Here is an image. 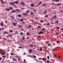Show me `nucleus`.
<instances>
[{
  "label": "nucleus",
  "mask_w": 63,
  "mask_h": 63,
  "mask_svg": "<svg viewBox=\"0 0 63 63\" xmlns=\"http://www.w3.org/2000/svg\"><path fill=\"white\" fill-rule=\"evenodd\" d=\"M2 57L3 58H6V56H2Z\"/></svg>",
  "instance_id": "obj_33"
},
{
  "label": "nucleus",
  "mask_w": 63,
  "mask_h": 63,
  "mask_svg": "<svg viewBox=\"0 0 63 63\" xmlns=\"http://www.w3.org/2000/svg\"><path fill=\"white\" fill-rule=\"evenodd\" d=\"M22 40H24V39H25V38L24 37H22Z\"/></svg>",
  "instance_id": "obj_49"
},
{
  "label": "nucleus",
  "mask_w": 63,
  "mask_h": 63,
  "mask_svg": "<svg viewBox=\"0 0 63 63\" xmlns=\"http://www.w3.org/2000/svg\"><path fill=\"white\" fill-rule=\"evenodd\" d=\"M60 43V41H57V43Z\"/></svg>",
  "instance_id": "obj_38"
},
{
  "label": "nucleus",
  "mask_w": 63,
  "mask_h": 63,
  "mask_svg": "<svg viewBox=\"0 0 63 63\" xmlns=\"http://www.w3.org/2000/svg\"><path fill=\"white\" fill-rule=\"evenodd\" d=\"M63 30V28H62L61 29V30Z\"/></svg>",
  "instance_id": "obj_64"
},
{
  "label": "nucleus",
  "mask_w": 63,
  "mask_h": 63,
  "mask_svg": "<svg viewBox=\"0 0 63 63\" xmlns=\"http://www.w3.org/2000/svg\"><path fill=\"white\" fill-rule=\"evenodd\" d=\"M45 16L46 17H48V15H45Z\"/></svg>",
  "instance_id": "obj_35"
},
{
  "label": "nucleus",
  "mask_w": 63,
  "mask_h": 63,
  "mask_svg": "<svg viewBox=\"0 0 63 63\" xmlns=\"http://www.w3.org/2000/svg\"><path fill=\"white\" fill-rule=\"evenodd\" d=\"M3 40H4L5 41H7V39H6V38H3Z\"/></svg>",
  "instance_id": "obj_18"
},
{
  "label": "nucleus",
  "mask_w": 63,
  "mask_h": 63,
  "mask_svg": "<svg viewBox=\"0 0 63 63\" xmlns=\"http://www.w3.org/2000/svg\"><path fill=\"white\" fill-rule=\"evenodd\" d=\"M42 4V2L41 1L38 4H39V5H41V4Z\"/></svg>",
  "instance_id": "obj_31"
},
{
  "label": "nucleus",
  "mask_w": 63,
  "mask_h": 63,
  "mask_svg": "<svg viewBox=\"0 0 63 63\" xmlns=\"http://www.w3.org/2000/svg\"><path fill=\"white\" fill-rule=\"evenodd\" d=\"M12 60L14 61H16V59H15V58H13L12 59Z\"/></svg>",
  "instance_id": "obj_7"
},
{
  "label": "nucleus",
  "mask_w": 63,
  "mask_h": 63,
  "mask_svg": "<svg viewBox=\"0 0 63 63\" xmlns=\"http://www.w3.org/2000/svg\"><path fill=\"white\" fill-rule=\"evenodd\" d=\"M1 50V51H3V50L0 49V51Z\"/></svg>",
  "instance_id": "obj_52"
},
{
  "label": "nucleus",
  "mask_w": 63,
  "mask_h": 63,
  "mask_svg": "<svg viewBox=\"0 0 63 63\" xmlns=\"http://www.w3.org/2000/svg\"><path fill=\"white\" fill-rule=\"evenodd\" d=\"M29 46L30 47H33V46H34V45H31V44H30L29 45Z\"/></svg>",
  "instance_id": "obj_11"
},
{
  "label": "nucleus",
  "mask_w": 63,
  "mask_h": 63,
  "mask_svg": "<svg viewBox=\"0 0 63 63\" xmlns=\"http://www.w3.org/2000/svg\"><path fill=\"white\" fill-rule=\"evenodd\" d=\"M9 36H10V37H12V34H10L9 35Z\"/></svg>",
  "instance_id": "obj_29"
},
{
  "label": "nucleus",
  "mask_w": 63,
  "mask_h": 63,
  "mask_svg": "<svg viewBox=\"0 0 63 63\" xmlns=\"http://www.w3.org/2000/svg\"><path fill=\"white\" fill-rule=\"evenodd\" d=\"M22 23H23V24H25V22H22Z\"/></svg>",
  "instance_id": "obj_57"
},
{
  "label": "nucleus",
  "mask_w": 63,
  "mask_h": 63,
  "mask_svg": "<svg viewBox=\"0 0 63 63\" xmlns=\"http://www.w3.org/2000/svg\"><path fill=\"white\" fill-rule=\"evenodd\" d=\"M43 31H45V28H44L43 29Z\"/></svg>",
  "instance_id": "obj_59"
},
{
  "label": "nucleus",
  "mask_w": 63,
  "mask_h": 63,
  "mask_svg": "<svg viewBox=\"0 0 63 63\" xmlns=\"http://www.w3.org/2000/svg\"><path fill=\"white\" fill-rule=\"evenodd\" d=\"M29 32H27V35H29Z\"/></svg>",
  "instance_id": "obj_54"
},
{
  "label": "nucleus",
  "mask_w": 63,
  "mask_h": 63,
  "mask_svg": "<svg viewBox=\"0 0 63 63\" xmlns=\"http://www.w3.org/2000/svg\"><path fill=\"white\" fill-rule=\"evenodd\" d=\"M52 18H55V16H53L52 17Z\"/></svg>",
  "instance_id": "obj_40"
},
{
  "label": "nucleus",
  "mask_w": 63,
  "mask_h": 63,
  "mask_svg": "<svg viewBox=\"0 0 63 63\" xmlns=\"http://www.w3.org/2000/svg\"><path fill=\"white\" fill-rule=\"evenodd\" d=\"M23 16H28V14H22Z\"/></svg>",
  "instance_id": "obj_5"
},
{
  "label": "nucleus",
  "mask_w": 63,
  "mask_h": 63,
  "mask_svg": "<svg viewBox=\"0 0 63 63\" xmlns=\"http://www.w3.org/2000/svg\"><path fill=\"white\" fill-rule=\"evenodd\" d=\"M19 3V1H16L14 2V4H17Z\"/></svg>",
  "instance_id": "obj_1"
},
{
  "label": "nucleus",
  "mask_w": 63,
  "mask_h": 63,
  "mask_svg": "<svg viewBox=\"0 0 63 63\" xmlns=\"http://www.w3.org/2000/svg\"><path fill=\"white\" fill-rule=\"evenodd\" d=\"M34 4H31V7H34Z\"/></svg>",
  "instance_id": "obj_16"
},
{
  "label": "nucleus",
  "mask_w": 63,
  "mask_h": 63,
  "mask_svg": "<svg viewBox=\"0 0 63 63\" xmlns=\"http://www.w3.org/2000/svg\"><path fill=\"white\" fill-rule=\"evenodd\" d=\"M10 32H13V30H10Z\"/></svg>",
  "instance_id": "obj_32"
},
{
  "label": "nucleus",
  "mask_w": 63,
  "mask_h": 63,
  "mask_svg": "<svg viewBox=\"0 0 63 63\" xmlns=\"http://www.w3.org/2000/svg\"><path fill=\"white\" fill-rule=\"evenodd\" d=\"M4 34H9V33L8 32H6V31H4Z\"/></svg>",
  "instance_id": "obj_2"
},
{
  "label": "nucleus",
  "mask_w": 63,
  "mask_h": 63,
  "mask_svg": "<svg viewBox=\"0 0 63 63\" xmlns=\"http://www.w3.org/2000/svg\"><path fill=\"white\" fill-rule=\"evenodd\" d=\"M26 38L27 39H29V38L28 37H27Z\"/></svg>",
  "instance_id": "obj_58"
},
{
  "label": "nucleus",
  "mask_w": 63,
  "mask_h": 63,
  "mask_svg": "<svg viewBox=\"0 0 63 63\" xmlns=\"http://www.w3.org/2000/svg\"><path fill=\"white\" fill-rule=\"evenodd\" d=\"M46 42L47 44H48V43H49V42H48V41H46Z\"/></svg>",
  "instance_id": "obj_44"
},
{
  "label": "nucleus",
  "mask_w": 63,
  "mask_h": 63,
  "mask_svg": "<svg viewBox=\"0 0 63 63\" xmlns=\"http://www.w3.org/2000/svg\"><path fill=\"white\" fill-rule=\"evenodd\" d=\"M16 58H18V57L17 56H16L15 57Z\"/></svg>",
  "instance_id": "obj_61"
},
{
  "label": "nucleus",
  "mask_w": 63,
  "mask_h": 63,
  "mask_svg": "<svg viewBox=\"0 0 63 63\" xmlns=\"http://www.w3.org/2000/svg\"><path fill=\"white\" fill-rule=\"evenodd\" d=\"M14 4H15V2H11L9 3V4H10V5H13Z\"/></svg>",
  "instance_id": "obj_8"
},
{
  "label": "nucleus",
  "mask_w": 63,
  "mask_h": 63,
  "mask_svg": "<svg viewBox=\"0 0 63 63\" xmlns=\"http://www.w3.org/2000/svg\"><path fill=\"white\" fill-rule=\"evenodd\" d=\"M59 0H56V2H59Z\"/></svg>",
  "instance_id": "obj_47"
},
{
  "label": "nucleus",
  "mask_w": 63,
  "mask_h": 63,
  "mask_svg": "<svg viewBox=\"0 0 63 63\" xmlns=\"http://www.w3.org/2000/svg\"><path fill=\"white\" fill-rule=\"evenodd\" d=\"M10 17L12 19H14V18H15V17H14L12 16H10Z\"/></svg>",
  "instance_id": "obj_12"
},
{
  "label": "nucleus",
  "mask_w": 63,
  "mask_h": 63,
  "mask_svg": "<svg viewBox=\"0 0 63 63\" xmlns=\"http://www.w3.org/2000/svg\"><path fill=\"white\" fill-rule=\"evenodd\" d=\"M57 29H60V28L59 27H57L56 28Z\"/></svg>",
  "instance_id": "obj_27"
},
{
  "label": "nucleus",
  "mask_w": 63,
  "mask_h": 63,
  "mask_svg": "<svg viewBox=\"0 0 63 63\" xmlns=\"http://www.w3.org/2000/svg\"><path fill=\"white\" fill-rule=\"evenodd\" d=\"M25 5V4H24V3H23L22 4V5Z\"/></svg>",
  "instance_id": "obj_60"
},
{
  "label": "nucleus",
  "mask_w": 63,
  "mask_h": 63,
  "mask_svg": "<svg viewBox=\"0 0 63 63\" xmlns=\"http://www.w3.org/2000/svg\"><path fill=\"white\" fill-rule=\"evenodd\" d=\"M47 59H49V56H47Z\"/></svg>",
  "instance_id": "obj_41"
},
{
  "label": "nucleus",
  "mask_w": 63,
  "mask_h": 63,
  "mask_svg": "<svg viewBox=\"0 0 63 63\" xmlns=\"http://www.w3.org/2000/svg\"><path fill=\"white\" fill-rule=\"evenodd\" d=\"M40 51H42V47H40Z\"/></svg>",
  "instance_id": "obj_19"
},
{
  "label": "nucleus",
  "mask_w": 63,
  "mask_h": 63,
  "mask_svg": "<svg viewBox=\"0 0 63 63\" xmlns=\"http://www.w3.org/2000/svg\"><path fill=\"white\" fill-rule=\"evenodd\" d=\"M16 16H17L18 17H20V16H22V15H20V14H19L18 15H17Z\"/></svg>",
  "instance_id": "obj_4"
},
{
  "label": "nucleus",
  "mask_w": 63,
  "mask_h": 63,
  "mask_svg": "<svg viewBox=\"0 0 63 63\" xmlns=\"http://www.w3.org/2000/svg\"><path fill=\"white\" fill-rule=\"evenodd\" d=\"M42 59L43 61H46V60H45L44 58H42Z\"/></svg>",
  "instance_id": "obj_20"
},
{
  "label": "nucleus",
  "mask_w": 63,
  "mask_h": 63,
  "mask_svg": "<svg viewBox=\"0 0 63 63\" xmlns=\"http://www.w3.org/2000/svg\"><path fill=\"white\" fill-rule=\"evenodd\" d=\"M13 25H14L15 26L16 25V24L15 23H13Z\"/></svg>",
  "instance_id": "obj_22"
},
{
  "label": "nucleus",
  "mask_w": 63,
  "mask_h": 63,
  "mask_svg": "<svg viewBox=\"0 0 63 63\" xmlns=\"http://www.w3.org/2000/svg\"><path fill=\"white\" fill-rule=\"evenodd\" d=\"M40 22L41 23H43V21L42 20H41Z\"/></svg>",
  "instance_id": "obj_46"
},
{
  "label": "nucleus",
  "mask_w": 63,
  "mask_h": 63,
  "mask_svg": "<svg viewBox=\"0 0 63 63\" xmlns=\"http://www.w3.org/2000/svg\"><path fill=\"white\" fill-rule=\"evenodd\" d=\"M6 10L7 11H10V9H9V8H6Z\"/></svg>",
  "instance_id": "obj_14"
},
{
  "label": "nucleus",
  "mask_w": 63,
  "mask_h": 63,
  "mask_svg": "<svg viewBox=\"0 0 63 63\" xmlns=\"http://www.w3.org/2000/svg\"><path fill=\"white\" fill-rule=\"evenodd\" d=\"M40 63H43V62H42V61H40Z\"/></svg>",
  "instance_id": "obj_63"
},
{
  "label": "nucleus",
  "mask_w": 63,
  "mask_h": 63,
  "mask_svg": "<svg viewBox=\"0 0 63 63\" xmlns=\"http://www.w3.org/2000/svg\"><path fill=\"white\" fill-rule=\"evenodd\" d=\"M16 11L15 10H13V11H12L11 12V13H16Z\"/></svg>",
  "instance_id": "obj_9"
},
{
  "label": "nucleus",
  "mask_w": 63,
  "mask_h": 63,
  "mask_svg": "<svg viewBox=\"0 0 63 63\" xmlns=\"http://www.w3.org/2000/svg\"><path fill=\"white\" fill-rule=\"evenodd\" d=\"M38 28H41V27L40 26H38Z\"/></svg>",
  "instance_id": "obj_56"
},
{
  "label": "nucleus",
  "mask_w": 63,
  "mask_h": 63,
  "mask_svg": "<svg viewBox=\"0 0 63 63\" xmlns=\"http://www.w3.org/2000/svg\"><path fill=\"white\" fill-rule=\"evenodd\" d=\"M5 52H3L1 53V55H4L5 54Z\"/></svg>",
  "instance_id": "obj_6"
},
{
  "label": "nucleus",
  "mask_w": 63,
  "mask_h": 63,
  "mask_svg": "<svg viewBox=\"0 0 63 63\" xmlns=\"http://www.w3.org/2000/svg\"><path fill=\"white\" fill-rule=\"evenodd\" d=\"M56 24H58V21H57L55 22Z\"/></svg>",
  "instance_id": "obj_17"
},
{
  "label": "nucleus",
  "mask_w": 63,
  "mask_h": 63,
  "mask_svg": "<svg viewBox=\"0 0 63 63\" xmlns=\"http://www.w3.org/2000/svg\"><path fill=\"white\" fill-rule=\"evenodd\" d=\"M46 13H47V11L45 10L44 12V13H45V14H46Z\"/></svg>",
  "instance_id": "obj_36"
},
{
  "label": "nucleus",
  "mask_w": 63,
  "mask_h": 63,
  "mask_svg": "<svg viewBox=\"0 0 63 63\" xmlns=\"http://www.w3.org/2000/svg\"><path fill=\"white\" fill-rule=\"evenodd\" d=\"M33 57L34 58H36V57L35 55H33Z\"/></svg>",
  "instance_id": "obj_42"
},
{
  "label": "nucleus",
  "mask_w": 63,
  "mask_h": 63,
  "mask_svg": "<svg viewBox=\"0 0 63 63\" xmlns=\"http://www.w3.org/2000/svg\"><path fill=\"white\" fill-rule=\"evenodd\" d=\"M46 5L45 4H43V6H46Z\"/></svg>",
  "instance_id": "obj_53"
},
{
  "label": "nucleus",
  "mask_w": 63,
  "mask_h": 63,
  "mask_svg": "<svg viewBox=\"0 0 63 63\" xmlns=\"http://www.w3.org/2000/svg\"><path fill=\"white\" fill-rule=\"evenodd\" d=\"M43 33V32L41 31L40 32H39L38 33V35H40V34H41L42 33Z\"/></svg>",
  "instance_id": "obj_3"
},
{
  "label": "nucleus",
  "mask_w": 63,
  "mask_h": 63,
  "mask_svg": "<svg viewBox=\"0 0 63 63\" xmlns=\"http://www.w3.org/2000/svg\"><path fill=\"white\" fill-rule=\"evenodd\" d=\"M20 34L21 35H23V32H21L20 33Z\"/></svg>",
  "instance_id": "obj_30"
},
{
  "label": "nucleus",
  "mask_w": 63,
  "mask_h": 63,
  "mask_svg": "<svg viewBox=\"0 0 63 63\" xmlns=\"http://www.w3.org/2000/svg\"><path fill=\"white\" fill-rule=\"evenodd\" d=\"M16 33L17 34H18V33H17V31H16Z\"/></svg>",
  "instance_id": "obj_55"
},
{
  "label": "nucleus",
  "mask_w": 63,
  "mask_h": 63,
  "mask_svg": "<svg viewBox=\"0 0 63 63\" xmlns=\"http://www.w3.org/2000/svg\"><path fill=\"white\" fill-rule=\"evenodd\" d=\"M29 10H28V11H27L26 12V13H28V14L29 13Z\"/></svg>",
  "instance_id": "obj_24"
},
{
  "label": "nucleus",
  "mask_w": 63,
  "mask_h": 63,
  "mask_svg": "<svg viewBox=\"0 0 63 63\" xmlns=\"http://www.w3.org/2000/svg\"><path fill=\"white\" fill-rule=\"evenodd\" d=\"M29 51L30 52H32V51H33V50L30 49H29Z\"/></svg>",
  "instance_id": "obj_13"
},
{
  "label": "nucleus",
  "mask_w": 63,
  "mask_h": 63,
  "mask_svg": "<svg viewBox=\"0 0 63 63\" xmlns=\"http://www.w3.org/2000/svg\"><path fill=\"white\" fill-rule=\"evenodd\" d=\"M33 11H36V9H33Z\"/></svg>",
  "instance_id": "obj_62"
},
{
  "label": "nucleus",
  "mask_w": 63,
  "mask_h": 63,
  "mask_svg": "<svg viewBox=\"0 0 63 63\" xmlns=\"http://www.w3.org/2000/svg\"><path fill=\"white\" fill-rule=\"evenodd\" d=\"M49 61L48 60H47V63H49Z\"/></svg>",
  "instance_id": "obj_51"
},
{
  "label": "nucleus",
  "mask_w": 63,
  "mask_h": 63,
  "mask_svg": "<svg viewBox=\"0 0 63 63\" xmlns=\"http://www.w3.org/2000/svg\"><path fill=\"white\" fill-rule=\"evenodd\" d=\"M60 4L59 3H58L57 4V6H60Z\"/></svg>",
  "instance_id": "obj_23"
},
{
  "label": "nucleus",
  "mask_w": 63,
  "mask_h": 63,
  "mask_svg": "<svg viewBox=\"0 0 63 63\" xmlns=\"http://www.w3.org/2000/svg\"><path fill=\"white\" fill-rule=\"evenodd\" d=\"M2 28H0V31H2Z\"/></svg>",
  "instance_id": "obj_37"
},
{
  "label": "nucleus",
  "mask_w": 63,
  "mask_h": 63,
  "mask_svg": "<svg viewBox=\"0 0 63 63\" xmlns=\"http://www.w3.org/2000/svg\"><path fill=\"white\" fill-rule=\"evenodd\" d=\"M41 36L39 35V36H38V38H40V37H41Z\"/></svg>",
  "instance_id": "obj_45"
},
{
  "label": "nucleus",
  "mask_w": 63,
  "mask_h": 63,
  "mask_svg": "<svg viewBox=\"0 0 63 63\" xmlns=\"http://www.w3.org/2000/svg\"><path fill=\"white\" fill-rule=\"evenodd\" d=\"M30 15H34V13H33L31 12L30 14Z\"/></svg>",
  "instance_id": "obj_21"
},
{
  "label": "nucleus",
  "mask_w": 63,
  "mask_h": 63,
  "mask_svg": "<svg viewBox=\"0 0 63 63\" xmlns=\"http://www.w3.org/2000/svg\"><path fill=\"white\" fill-rule=\"evenodd\" d=\"M21 9H22V10H23V9H24V8H22V7H21Z\"/></svg>",
  "instance_id": "obj_50"
},
{
  "label": "nucleus",
  "mask_w": 63,
  "mask_h": 63,
  "mask_svg": "<svg viewBox=\"0 0 63 63\" xmlns=\"http://www.w3.org/2000/svg\"><path fill=\"white\" fill-rule=\"evenodd\" d=\"M0 25L1 26H4L3 23H0Z\"/></svg>",
  "instance_id": "obj_15"
},
{
  "label": "nucleus",
  "mask_w": 63,
  "mask_h": 63,
  "mask_svg": "<svg viewBox=\"0 0 63 63\" xmlns=\"http://www.w3.org/2000/svg\"><path fill=\"white\" fill-rule=\"evenodd\" d=\"M50 25V24H49V23L47 24V25Z\"/></svg>",
  "instance_id": "obj_28"
},
{
  "label": "nucleus",
  "mask_w": 63,
  "mask_h": 63,
  "mask_svg": "<svg viewBox=\"0 0 63 63\" xmlns=\"http://www.w3.org/2000/svg\"><path fill=\"white\" fill-rule=\"evenodd\" d=\"M56 35H58L59 34V32L56 33Z\"/></svg>",
  "instance_id": "obj_39"
},
{
  "label": "nucleus",
  "mask_w": 63,
  "mask_h": 63,
  "mask_svg": "<svg viewBox=\"0 0 63 63\" xmlns=\"http://www.w3.org/2000/svg\"><path fill=\"white\" fill-rule=\"evenodd\" d=\"M50 44H48L47 45L48 46H50Z\"/></svg>",
  "instance_id": "obj_48"
},
{
  "label": "nucleus",
  "mask_w": 63,
  "mask_h": 63,
  "mask_svg": "<svg viewBox=\"0 0 63 63\" xmlns=\"http://www.w3.org/2000/svg\"><path fill=\"white\" fill-rule=\"evenodd\" d=\"M19 47V48H22V47H21V46H19V47Z\"/></svg>",
  "instance_id": "obj_43"
},
{
  "label": "nucleus",
  "mask_w": 63,
  "mask_h": 63,
  "mask_svg": "<svg viewBox=\"0 0 63 63\" xmlns=\"http://www.w3.org/2000/svg\"><path fill=\"white\" fill-rule=\"evenodd\" d=\"M15 11H17V12H20V10L19 9H16L15 10Z\"/></svg>",
  "instance_id": "obj_10"
},
{
  "label": "nucleus",
  "mask_w": 63,
  "mask_h": 63,
  "mask_svg": "<svg viewBox=\"0 0 63 63\" xmlns=\"http://www.w3.org/2000/svg\"><path fill=\"white\" fill-rule=\"evenodd\" d=\"M11 55H14V54L13 53H11Z\"/></svg>",
  "instance_id": "obj_26"
},
{
  "label": "nucleus",
  "mask_w": 63,
  "mask_h": 63,
  "mask_svg": "<svg viewBox=\"0 0 63 63\" xmlns=\"http://www.w3.org/2000/svg\"><path fill=\"white\" fill-rule=\"evenodd\" d=\"M20 21H21V22H22V21H23V19H21V20H20Z\"/></svg>",
  "instance_id": "obj_34"
},
{
  "label": "nucleus",
  "mask_w": 63,
  "mask_h": 63,
  "mask_svg": "<svg viewBox=\"0 0 63 63\" xmlns=\"http://www.w3.org/2000/svg\"><path fill=\"white\" fill-rule=\"evenodd\" d=\"M9 9H13V7H9Z\"/></svg>",
  "instance_id": "obj_25"
}]
</instances>
